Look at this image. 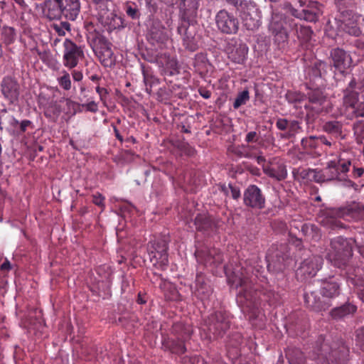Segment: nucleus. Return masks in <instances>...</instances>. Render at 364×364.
Segmentation results:
<instances>
[{
	"instance_id": "nucleus-1",
	"label": "nucleus",
	"mask_w": 364,
	"mask_h": 364,
	"mask_svg": "<svg viewBox=\"0 0 364 364\" xmlns=\"http://www.w3.org/2000/svg\"><path fill=\"white\" fill-rule=\"evenodd\" d=\"M229 4L233 8L235 16L233 13L229 14V33H235L239 27L237 16L243 21L245 26L248 30H256L261 25V12L257 7V5L252 1L245 0H229Z\"/></svg>"
},
{
	"instance_id": "nucleus-2",
	"label": "nucleus",
	"mask_w": 364,
	"mask_h": 364,
	"mask_svg": "<svg viewBox=\"0 0 364 364\" xmlns=\"http://www.w3.org/2000/svg\"><path fill=\"white\" fill-rule=\"evenodd\" d=\"M355 240L352 238H344L337 237L331 240V247L326 255V259L333 266L346 269H353V267L349 266L348 262L353 256V245Z\"/></svg>"
},
{
	"instance_id": "nucleus-3",
	"label": "nucleus",
	"mask_w": 364,
	"mask_h": 364,
	"mask_svg": "<svg viewBox=\"0 0 364 364\" xmlns=\"http://www.w3.org/2000/svg\"><path fill=\"white\" fill-rule=\"evenodd\" d=\"M339 284L334 279L330 278L321 282L320 294L323 296L322 299L315 291H311L304 294V299L307 305L314 311H325L330 306V304L326 302L323 299L336 297L339 295Z\"/></svg>"
},
{
	"instance_id": "nucleus-4",
	"label": "nucleus",
	"mask_w": 364,
	"mask_h": 364,
	"mask_svg": "<svg viewBox=\"0 0 364 364\" xmlns=\"http://www.w3.org/2000/svg\"><path fill=\"white\" fill-rule=\"evenodd\" d=\"M364 217V207L358 203H351L346 207L331 210L322 223L332 229L342 228L343 225L337 218L346 220H359Z\"/></svg>"
},
{
	"instance_id": "nucleus-5",
	"label": "nucleus",
	"mask_w": 364,
	"mask_h": 364,
	"mask_svg": "<svg viewBox=\"0 0 364 364\" xmlns=\"http://www.w3.org/2000/svg\"><path fill=\"white\" fill-rule=\"evenodd\" d=\"M298 4L300 6L299 9L294 8L289 2H285L282 4V9L287 14L306 21L316 22L318 20L322 11L321 5L317 1L306 3V1L299 0Z\"/></svg>"
},
{
	"instance_id": "nucleus-6",
	"label": "nucleus",
	"mask_w": 364,
	"mask_h": 364,
	"mask_svg": "<svg viewBox=\"0 0 364 364\" xmlns=\"http://www.w3.org/2000/svg\"><path fill=\"white\" fill-rule=\"evenodd\" d=\"M294 20L289 19L284 14L272 12L268 30L273 36L274 43L279 48H284L288 42L289 34L285 25L293 26Z\"/></svg>"
},
{
	"instance_id": "nucleus-7",
	"label": "nucleus",
	"mask_w": 364,
	"mask_h": 364,
	"mask_svg": "<svg viewBox=\"0 0 364 364\" xmlns=\"http://www.w3.org/2000/svg\"><path fill=\"white\" fill-rule=\"evenodd\" d=\"M317 348L316 359H318L321 364H346L347 350L344 346L333 348L326 343L325 339L321 336Z\"/></svg>"
},
{
	"instance_id": "nucleus-8",
	"label": "nucleus",
	"mask_w": 364,
	"mask_h": 364,
	"mask_svg": "<svg viewBox=\"0 0 364 364\" xmlns=\"http://www.w3.org/2000/svg\"><path fill=\"white\" fill-rule=\"evenodd\" d=\"M241 289L237 296V303L249 310L254 309L258 303L259 293L254 289L246 279L240 278Z\"/></svg>"
},
{
	"instance_id": "nucleus-9",
	"label": "nucleus",
	"mask_w": 364,
	"mask_h": 364,
	"mask_svg": "<svg viewBox=\"0 0 364 364\" xmlns=\"http://www.w3.org/2000/svg\"><path fill=\"white\" fill-rule=\"evenodd\" d=\"M168 245L166 240H159L150 242L148 251L151 262L159 268L164 269L168 264Z\"/></svg>"
},
{
	"instance_id": "nucleus-10",
	"label": "nucleus",
	"mask_w": 364,
	"mask_h": 364,
	"mask_svg": "<svg viewBox=\"0 0 364 364\" xmlns=\"http://www.w3.org/2000/svg\"><path fill=\"white\" fill-rule=\"evenodd\" d=\"M82 58H84L82 48L71 40L66 38L63 42V65L68 69H73Z\"/></svg>"
},
{
	"instance_id": "nucleus-11",
	"label": "nucleus",
	"mask_w": 364,
	"mask_h": 364,
	"mask_svg": "<svg viewBox=\"0 0 364 364\" xmlns=\"http://www.w3.org/2000/svg\"><path fill=\"white\" fill-rule=\"evenodd\" d=\"M99 10L98 18L100 21L109 29H115L122 24V19L112 11L108 10L109 0H92Z\"/></svg>"
},
{
	"instance_id": "nucleus-12",
	"label": "nucleus",
	"mask_w": 364,
	"mask_h": 364,
	"mask_svg": "<svg viewBox=\"0 0 364 364\" xmlns=\"http://www.w3.org/2000/svg\"><path fill=\"white\" fill-rule=\"evenodd\" d=\"M287 250L286 245H272L267 253L266 260L267 262V268L269 271L277 272L282 271L284 268V262L287 258L285 253Z\"/></svg>"
},
{
	"instance_id": "nucleus-13",
	"label": "nucleus",
	"mask_w": 364,
	"mask_h": 364,
	"mask_svg": "<svg viewBox=\"0 0 364 364\" xmlns=\"http://www.w3.org/2000/svg\"><path fill=\"white\" fill-rule=\"evenodd\" d=\"M344 14L342 20V29L347 33L358 36L362 33V28L364 26V18L355 14L349 13L348 11H342Z\"/></svg>"
},
{
	"instance_id": "nucleus-14",
	"label": "nucleus",
	"mask_w": 364,
	"mask_h": 364,
	"mask_svg": "<svg viewBox=\"0 0 364 364\" xmlns=\"http://www.w3.org/2000/svg\"><path fill=\"white\" fill-rule=\"evenodd\" d=\"M263 172L269 178L280 181L287 176V170L284 162L279 158L274 157L263 165Z\"/></svg>"
},
{
	"instance_id": "nucleus-15",
	"label": "nucleus",
	"mask_w": 364,
	"mask_h": 364,
	"mask_svg": "<svg viewBox=\"0 0 364 364\" xmlns=\"http://www.w3.org/2000/svg\"><path fill=\"white\" fill-rule=\"evenodd\" d=\"M244 203L250 208L262 209L265 205V197L256 185H250L244 192Z\"/></svg>"
},
{
	"instance_id": "nucleus-16",
	"label": "nucleus",
	"mask_w": 364,
	"mask_h": 364,
	"mask_svg": "<svg viewBox=\"0 0 364 364\" xmlns=\"http://www.w3.org/2000/svg\"><path fill=\"white\" fill-rule=\"evenodd\" d=\"M323 264V259L319 256H312L304 260L296 270V275L304 279L313 277L320 269Z\"/></svg>"
},
{
	"instance_id": "nucleus-17",
	"label": "nucleus",
	"mask_w": 364,
	"mask_h": 364,
	"mask_svg": "<svg viewBox=\"0 0 364 364\" xmlns=\"http://www.w3.org/2000/svg\"><path fill=\"white\" fill-rule=\"evenodd\" d=\"M1 92L11 103H15L19 96V85L12 77H6L1 82Z\"/></svg>"
},
{
	"instance_id": "nucleus-18",
	"label": "nucleus",
	"mask_w": 364,
	"mask_h": 364,
	"mask_svg": "<svg viewBox=\"0 0 364 364\" xmlns=\"http://www.w3.org/2000/svg\"><path fill=\"white\" fill-rule=\"evenodd\" d=\"M331 57L334 67L341 72H343L352 64L350 55L343 49L338 48L333 49L331 51Z\"/></svg>"
},
{
	"instance_id": "nucleus-19",
	"label": "nucleus",
	"mask_w": 364,
	"mask_h": 364,
	"mask_svg": "<svg viewBox=\"0 0 364 364\" xmlns=\"http://www.w3.org/2000/svg\"><path fill=\"white\" fill-rule=\"evenodd\" d=\"M58 6L62 8L63 16L70 21H74L78 16L80 10V0H55Z\"/></svg>"
},
{
	"instance_id": "nucleus-20",
	"label": "nucleus",
	"mask_w": 364,
	"mask_h": 364,
	"mask_svg": "<svg viewBox=\"0 0 364 364\" xmlns=\"http://www.w3.org/2000/svg\"><path fill=\"white\" fill-rule=\"evenodd\" d=\"M355 156L350 149L343 150L338 156L337 164L341 168V172L346 173L349 171L350 167L355 161Z\"/></svg>"
},
{
	"instance_id": "nucleus-21",
	"label": "nucleus",
	"mask_w": 364,
	"mask_h": 364,
	"mask_svg": "<svg viewBox=\"0 0 364 364\" xmlns=\"http://www.w3.org/2000/svg\"><path fill=\"white\" fill-rule=\"evenodd\" d=\"M357 307L350 303H347L340 307L334 308L331 311V316L334 319H341L349 315L353 314Z\"/></svg>"
},
{
	"instance_id": "nucleus-22",
	"label": "nucleus",
	"mask_w": 364,
	"mask_h": 364,
	"mask_svg": "<svg viewBox=\"0 0 364 364\" xmlns=\"http://www.w3.org/2000/svg\"><path fill=\"white\" fill-rule=\"evenodd\" d=\"M323 176L330 181L338 179L341 172V168L338 166L336 161L332 160L327 163L326 167L322 169Z\"/></svg>"
},
{
	"instance_id": "nucleus-23",
	"label": "nucleus",
	"mask_w": 364,
	"mask_h": 364,
	"mask_svg": "<svg viewBox=\"0 0 364 364\" xmlns=\"http://www.w3.org/2000/svg\"><path fill=\"white\" fill-rule=\"evenodd\" d=\"M286 357L289 364H304L306 362L304 353L296 348H288L286 350Z\"/></svg>"
},
{
	"instance_id": "nucleus-24",
	"label": "nucleus",
	"mask_w": 364,
	"mask_h": 364,
	"mask_svg": "<svg viewBox=\"0 0 364 364\" xmlns=\"http://www.w3.org/2000/svg\"><path fill=\"white\" fill-rule=\"evenodd\" d=\"M247 51L248 48L247 46L245 44L240 43L231 50V56H229V58H231L235 63H241L245 60V56L247 54Z\"/></svg>"
},
{
	"instance_id": "nucleus-25",
	"label": "nucleus",
	"mask_w": 364,
	"mask_h": 364,
	"mask_svg": "<svg viewBox=\"0 0 364 364\" xmlns=\"http://www.w3.org/2000/svg\"><path fill=\"white\" fill-rule=\"evenodd\" d=\"M343 103L347 107L353 109L359 107L358 94L353 90H349L346 88L343 96Z\"/></svg>"
},
{
	"instance_id": "nucleus-26",
	"label": "nucleus",
	"mask_w": 364,
	"mask_h": 364,
	"mask_svg": "<svg viewBox=\"0 0 364 364\" xmlns=\"http://www.w3.org/2000/svg\"><path fill=\"white\" fill-rule=\"evenodd\" d=\"M193 65L196 71L200 75H203L208 70L209 63L206 57L203 54L196 55Z\"/></svg>"
},
{
	"instance_id": "nucleus-27",
	"label": "nucleus",
	"mask_w": 364,
	"mask_h": 364,
	"mask_svg": "<svg viewBox=\"0 0 364 364\" xmlns=\"http://www.w3.org/2000/svg\"><path fill=\"white\" fill-rule=\"evenodd\" d=\"M48 12L47 16L50 19H58L63 16L62 8L58 6V2L55 0L47 3Z\"/></svg>"
},
{
	"instance_id": "nucleus-28",
	"label": "nucleus",
	"mask_w": 364,
	"mask_h": 364,
	"mask_svg": "<svg viewBox=\"0 0 364 364\" xmlns=\"http://www.w3.org/2000/svg\"><path fill=\"white\" fill-rule=\"evenodd\" d=\"M1 38L6 45L12 44L16 38L15 29L10 26H4L1 29Z\"/></svg>"
},
{
	"instance_id": "nucleus-29",
	"label": "nucleus",
	"mask_w": 364,
	"mask_h": 364,
	"mask_svg": "<svg viewBox=\"0 0 364 364\" xmlns=\"http://www.w3.org/2000/svg\"><path fill=\"white\" fill-rule=\"evenodd\" d=\"M323 130L338 137L342 133V125L338 122H328L323 125Z\"/></svg>"
},
{
	"instance_id": "nucleus-30",
	"label": "nucleus",
	"mask_w": 364,
	"mask_h": 364,
	"mask_svg": "<svg viewBox=\"0 0 364 364\" xmlns=\"http://www.w3.org/2000/svg\"><path fill=\"white\" fill-rule=\"evenodd\" d=\"M216 24L222 32H228V11L223 10L218 13L216 16Z\"/></svg>"
},
{
	"instance_id": "nucleus-31",
	"label": "nucleus",
	"mask_w": 364,
	"mask_h": 364,
	"mask_svg": "<svg viewBox=\"0 0 364 364\" xmlns=\"http://www.w3.org/2000/svg\"><path fill=\"white\" fill-rule=\"evenodd\" d=\"M295 27L296 33L298 37V38H300L303 41H307L311 38L312 31L310 29L309 27L307 26H298L296 23H293V26Z\"/></svg>"
},
{
	"instance_id": "nucleus-32",
	"label": "nucleus",
	"mask_w": 364,
	"mask_h": 364,
	"mask_svg": "<svg viewBox=\"0 0 364 364\" xmlns=\"http://www.w3.org/2000/svg\"><path fill=\"white\" fill-rule=\"evenodd\" d=\"M187 26L186 25L181 24L178 27V32L181 35H183V44L184 46L191 50H194L196 49V45L192 41V40L186 36Z\"/></svg>"
},
{
	"instance_id": "nucleus-33",
	"label": "nucleus",
	"mask_w": 364,
	"mask_h": 364,
	"mask_svg": "<svg viewBox=\"0 0 364 364\" xmlns=\"http://www.w3.org/2000/svg\"><path fill=\"white\" fill-rule=\"evenodd\" d=\"M61 74L62 75L57 78L59 86L65 90H70L72 86L70 74L66 70H63Z\"/></svg>"
},
{
	"instance_id": "nucleus-34",
	"label": "nucleus",
	"mask_w": 364,
	"mask_h": 364,
	"mask_svg": "<svg viewBox=\"0 0 364 364\" xmlns=\"http://www.w3.org/2000/svg\"><path fill=\"white\" fill-rule=\"evenodd\" d=\"M250 100V92L248 90H245L238 93L237 97L233 102V107L238 109L240 106L245 105Z\"/></svg>"
},
{
	"instance_id": "nucleus-35",
	"label": "nucleus",
	"mask_w": 364,
	"mask_h": 364,
	"mask_svg": "<svg viewBox=\"0 0 364 364\" xmlns=\"http://www.w3.org/2000/svg\"><path fill=\"white\" fill-rule=\"evenodd\" d=\"M354 134L358 142L363 143L364 140V119L359 120L353 124Z\"/></svg>"
},
{
	"instance_id": "nucleus-36",
	"label": "nucleus",
	"mask_w": 364,
	"mask_h": 364,
	"mask_svg": "<svg viewBox=\"0 0 364 364\" xmlns=\"http://www.w3.org/2000/svg\"><path fill=\"white\" fill-rule=\"evenodd\" d=\"M97 272L100 276L99 282H109L110 277L112 275V272L108 266L104 265L102 267H100L97 269Z\"/></svg>"
},
{
	"instance_id": "nucleus-37",
	"label": "nucleus",
	"mask_w": 364,
	"mask_h": 364,
	"mask_svg": "<svg viewBox=\"0 0 364 364\" xmlns=\"http://www.w3.org/2000/svg\"><path fill=\"white\" fill-rule=\"evenodd\" d=\"M112 56H113V52L111 49V48L109 46H106L104 48V50L102 52L101 55H100V58L102 60V63L107 66L112 63Z\"/></svg>"
},
{
	"instance_id": "nucleus-38",
	"label": "nucleus",
	"mask_w": 364,
	"mask_h": 364,
	"mask_svg": "<svg viewBox=\"0 0 364 364\" xmlns=\"http://www.w3.org/2000/svg\"><path fill=\"white\" fill-rule=\"evenodd\" d=\"M309 101L314 104L322 105L325 101V97L320 90H313L309 94Z\"/></svg>"
},
{
	"instance_id": "nucleus-39",
	"label": "nucleus",
	"mask_w": 364,
	"mask_h": 364,
	"mask_svg": "<svg viewBox=\"0 0 364 364\" xmlns=\"http://www.w3.org/2000/svg\"><path fill=\"white\" fill-rule=\"evenodd\" d=\"M196 228L200 230H205L210 226V222L204 215H198L195 218Z\"/></svg>"
},
{
	"instance_id": "nucleus-40",
	"label": "nucleus",
	"mask_w": 364,
	"mask_h": 364,
	"mask_svg": "<svg viewBox=\"0 0 364 364\" xmlns=\"http://www.w3.org/2000/svg\"><path fill=\"white\" fill-rule=\"evenodd\" d=\"M301 144L305 147L316 149L320 146L318 141V136H311L308 139H303Z\"/></svg>"
},
{
	"instance_id": "nucleus-41",
	"label": "nucleus",
	"mask_w": 364,
	"mask_h": 364,
	"mask_svg": "<svg viewBox=\"0 0 364 364\" xmlns=\"http://www.w3.org/2000/svg\"><path fill=\"white\" fill-rule=\"evenodd\" d=\"M355 341L363 350H364V327L358 328L355 331Z\"/></svg>"
},
{
	"instance_id": "nucleus-42",
	"label": "nucleus",
	"mask_w": 364,
	"mask_h": 364,
	"mask_svg": "<svg viewBox=\"0 0 364 364\" xmlns=\"http://www.w3.org/2000/svg\"><path fill=\"white\" fill-rule=\"evenodd\" d=\"M296 173L303 179L311 180V176L312 173H314V169L299 168L296 171H294V173Z\"/></svg>"
},
{
	"instance_id": "nucleus-43",
	"label": "nucleus",
	"mask_w": 364,
	"mask_h": 364,
	"mask_svg": "<svg viewBox=\"0 0 364 364\" xmlns=\"http://www.w3.org/2000/svg\"><path fill=\"white\" fill-rule=\"evenodd\" d=\"M300 129L299 123L296 120L289 121L287 131L294 136Z\"/></svg>"
},
{
	"instance_id": "nucleus-44",
	"label": "nucleus",
	"mask_w": 364,
	"mask_h": 364,
	"mask_svg": "<svg viewBox=\"0 0 364 364\" xmlns=\"http://www.w3.org/2000/svg\"><path fill=\"white\" fill-rule=\"evenodd\" d=\"M335 3L338 9L341 11L351 7L353 4V0H335Z\"/></svg>"
},
{
	"instance_id": "nucleus-45",
	"label": "nucleus",
	"mask_w": 364,
	"mask_h": 364,
	"mask_svg": "<svg viewBox=\"0 0 364 364\" xmlns=\"http://www.w3.org/2000/svg\"><path fill=\"white\" fill-rule=\"evenodd\" d=\"M143 76H144V82L146 85V90L147 92L150 93L151 91L152 87V77L149 74L146 73L144 70H143Z\"/></svg>"
},
{
	"instance_id": "nucleus-46",
	"label": "nucleus",
	"mask_w": 364,
	"mask_h": 364,
	"mask_svg": "<svg viewBox=\"0 0 364 364\" xmlns=\"http://www.w3.org/2000/svg\"><path fill=\"white\" fill-rule=\"evenodd\" d=\"M173 353L182 354L184 353L186 350V348L184 344L181 342H177L173 343V347L171 348Z\"/></svg>"
},
{
	"instance_id": "nucleus-47",
	"label": "nucleus",
	"mask_w": 364,
	"mask_h": 364,
	"mask_svg": "<svg viewBox=\"0 0 364 364\" xmlns=\"http://www.w3.org/2000/svg\"><path fill=\"white\" fill-rule=\"evenodd\" d=\"M356 165V161L351 165V166H353L352 177L355 178L362 176L364 173V168L361 167H357Z\"/></svg>"
},
{
	"instance_id": "nucleus-48",
	"label": "nucleus",
	"mask_w": 364,
	"mask_h": 364,
	"mask_svg": "<svg viewBox=\"0 0 364 364\" xmlns=\"http://www.w3.org/2000/svg\"><path fill=\"white\" fill-rule=\"evenodd\" d=\"M105 197L99 193L94 194L92 196V202L96 205H98L100 207L105 206Z\"/></svg>"
},
{
	"instance_id": "nucleus-49",
	"label": "nucleus",
	"mask_w": 364,
	"mask_h": 364,
	"mask_svg": "<svg viewBox=\"0 0 364 364\" xmlns=\"http://www.w3.org/2000/svg\"><path fill=\"white\" fill-rule=\"evenodd\" d=\"M323 171L314 170V173H312L311 179L315 181L317 183H322L327 181V180L323 176Z\"/></svg>"
},
{
	"instance_id": "nucleus-50",
	"label": "nucleus",
	"mask_w": 364,
	"mask_h": 364,
	"mask_svg": "<svg viewBox=\"0 0 364 364\" xmlns=\"http://www.w3.org/2000/svg\"><path fill=\"white\" fill-rule=\"evenodd\" d=\"M82 107L86 109V110L91 112H97L98 110L97 104L95 101H90L87 103L83 104Z\"/></svg>"
},
{
	"instance_id": "nucleus-51",
	"label": "nucleus",
	"mask_w": 364,
	"mask_h": 364,
	"mask_svg": "<svg viewBox=\"0 0 364 364\" xmlns=\"http://www.w3.org/2000/svg\"><path fill=\"white\" fill-rule=\"evenodd\" d=\"M289 121L286 119H278L276 122V127L278 129L284 131L287 130Z\"/></svg>"
},
{
	"instance_id": "nucleus-52",
	"label": "nucleus",
	"mask_w": 364,
	"mask_h": 364,
	"mask_svg": "<svg viewBox=\"0 0 364 364\" xmlns=\"http://www.w3.org/2000/svg\"><path fill=\"white\" fill-rule=\"evenodd\" d=\"M258 134L256 132H250L246 135V141L248 143L250 142H257L258 141Z\"/></svg>"
},
{
	"instance_id": "nucleus-53",
	"label": "nucleus",
	"mask_w": 364,
	"mask_h": 364,
	"mask_svg": "<svg viewBox=\"0 0 364 364\" xmlns=\"http://www.w3.org/2000/svg\"><path fill=\"white\" fill-rule=\"evenodd\" d=\"M66 106L70 111V114L72 115H74L76 113V108L77 107V104H76L75 102L67 100H66Z\"/></svg>"
},
{
	"instance_id": "nucleus-54",
	"label": "nucleus",
	"mask_w": 364,
	"mask_h": 364,
	"mask_svg": "<svg viewBox=\"0 0 364 364\" xmlns=\"http://www.w3.org/2000/svg\"><path fill=\"white\" fill-rule=\"evenodd\" d=\"M229 189H230L232 197L233 199L236 200L240 197L241 193H240V191L238 188L231 186L229 185Z\"/></svg>"
},
{
	"instance_id": "nucleus-55",
	"label": "nucleus",
	"mask_w": 364,
	"mask_h": 364,
	"mask_svg": "<svg viewBox=\"0 0 364 364\" xmlns=\"http://www.w3.org/2000/svg\"><path fill=\"white\" fill-rule=\"evenodd\" d=\"M126 11L127 15L132 17V18H136L138 17V10L136 8L127 6Z\"/></svg>"
},
{
	"instance_id": "nucleus-56",
	"label": "nucleus",
	"mask_w": 364,
	"mask_h": 364,
	"mask_svg": "<svg viewBox=\"0 0 364 364\" xmlns=\"http://www.w3.org/2000/svg\"><path fill=\"white\" fill-rule=\"evenodd\" d=\"M318 141L320 143V145H326L331 147L333 145V143L328 140L325 136H318Z\"/></svg>"
},
{
	"instance_id": "nucleus-57",
	"label": "nucleus",
	"mask_w": 364,
	"mask_h": 364,
	"mask_svg": "<svg viewBox=\"0 0 364 364\" xmlns=\"http://www.w3.org/2000/svg\"><path fill=\"white\" fill-rule=\"evenodd\" d=\"M96 92L99 94L100 100L102 102H105V97L107 95V90L105 88H103V87H96Z\"/></svg>"
},
{
	"instance_id": "nucleus-58",
	"label": "nucleus",
	"mask_w": 364,
	"mask_h": 364,
	"mask_svg": "<svg viewBox=\"0 0 364 364\" xmlns=\"http://www.w3.org/2000/svg\"><path fill=\"white\" fill-rule=\"evenodd\" d=\"M222 261V256L220 253L216 254L213 256V259L208 258V260L205 261L206 263H220Z\"/></svg>"
},
{
	"instance_id": "nucleus-59",
	"label": "nucleus",
	"mask_w": 364,
	"mask_h": 364,
	"mask_svg": "<svg viewBox=\"0 0 364 364\" xmlns=\"http://www.w3.org/2000/svg\"><path fill=\"white\" fill-rule=\"evenodd\" d=\"M72 76L73 80L77 82L82 80L83 77L82 73L78 70H73L72 72Z\"/></svg>"
},
{
	"instance_id": "nucleus-60",
	"label": "nucleus",
	"mask_w": 364,
	"mask_h": 364,
	"mask_svg": "<svg viewBox=\"0 0 364 364\" xmlns=\"http://www.w3.org/2000/svg\"><path fill=\"white\" fill-rule=\"evenodd\" d=\"M0 269L3 272H9L11 269V265L9 261L6 259V261L1 265Z\"/></svg>"
},
{
	"instance_id": "nucleus-61",
	"label": "nucleus",
	"mask_w": 364,
	"mask_h": 364,
	"mask_svg": "<svg viewBox=\"0 0 364 364\" xmlns=\"http://www.w3.org/2000/svg\"><path fill=\"white\" fill-rule=\"evenodd\" d=\"M53 29L60 36H64L66 33V31L60 27L58 24L53 25Z\"/></svg>"
},
{
	"instance_id": "nucleus-62",
	"label": "nucleus",
	"mask_w": 364,
	"mask_h": 364,
	"mask_svg": "<svg viewBox=\"0 0 364 364\" xmlns=\"http://www.w3.org/2000/svg\"><path fill=\"white\" fill-rule=\"evenodd\" d=\"M31 122L29 120L22 121L20 124L21 132H24L26 130L27 127L31 124Z\"/></svg>"
},
{
	"instance_id": "nucleus-63",
	"label": "nucleus",
	"mask_w": 364,
	"mask_h": 364,
	"mask_svg": "<svg viewBox=\"0 0 364 364\" xmlns=\"http://www.w3.org/2000/svg\"><path fill=\"white\" fill-rule=\"evenodd\" d=\"M200 95L205 99H208L210 97L211 93L210 91L206 90H200Z\"/></svg>"
},
{
	"instance_id": "nucleus-64",
	"label": "nucleus",
	"mask_w": 364,
	"mask_h": 364,
	"mask_svg": "<svg viewBox=\"0 0 364 364\" xmlns=\"http://www.w3.org/2000/svg\"><path fill=\"white\" fill-rule=\"evenodd\" d=\"M58 25L60 27H61L63 29L65 30L66 31H70V24L68 22H66V21L60 22Z\"/></svg>"
}]
</instances>
